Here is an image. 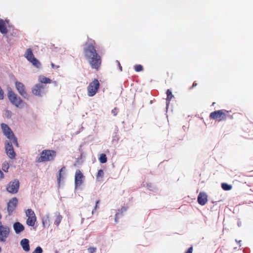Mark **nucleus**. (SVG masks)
I'll return each mask as SVG.
<instances>
[{
    "label": "nucleus",
    "mask_w": 253,
    "mask_h": 253,
    "mask_svg": "<svg viewBox=\"0 0 253 253\" xmlns=\"http://www.w3.org/2000/svg\"><path fill=\"white\" fill-rule=\"evenodd\" d=\"M104 176V171L103 169H99L96 175V179L98 181H101Z\"/></svg>",
    "instance_id": "nucleus-23"
},
{
    "label": "nucleus",
    "mask_w": 253,
    "mask_h": 253,
    "mask_svg": "<svg viewBox=\"0 0 253 253\" xmlns=\"http://www.w3.org/2000/svg\"><path fill=\"white\" fill-rule=\"evenodd\" d=\"M38 80L39 82L42 84H50L51 83V80L49 78L42 75L39 77Z\"/></svg>",
    "instance_id": "nucleus-21"
},
{
    "label": "nucleus",
    "mask_w": 253,
    "mask_h": 253,
    "mask_svg": "<svg viewBox=\"0 0 253 253\" xmlns=\"http://www.w3.org/2000/svg\"><path fill=\"white\" fill-rule=\"evenodd\" d=\"M9 164L7 162H4L2 165V169L5 172H8Z\"/></svg>",
    "instance_id": "nucleus-28"
},
{
    "label": "nucleus",
    "mask_w": 253,
    "mask_h": 253,
    "mask_svg": "<svg viewBox=\"0 0 253 253\" xmlns=\"http://www.w3.org/2000/svg\"><path fill=\"white\" fill-rule=\"evenodd\" d=\"M15 87L20 95L25 98L28 96V94L25 90V85L23 83L16 82Z\"/></svg>",
    "instance_id": "nucleus-15"
},
{
    "label": "nucleus",
    "mask_w": 253,
    "mask_h": 253,
    "mask_svg": "<svg viewBox=\"0 0 253 253\" xmlns=\"http://www.w3.org/2000/svg\"><path fill=\"white\" fill-rule=\"evenodd\" d=\"M94 44V42H93V43H85L83 53L91 68L96 71H98L101 65L102 58L97 52Z\"/></svg>",
    "instance_id": "nucleus-1"
},
{
    "label": "nucleus",
    "mask_w": 253,
    "mask_h": 253,
    "mask_svg": "<svg viewBox=\"0 0 253 253\" xmlns=\"http://www.w3.org/2000/svg\"><path fill=\"white\" fill-rule=\"evenodd\" d=\"M84 176L80 169H77L75 175V185L76 187L80 186L83 183Z\"/></svg>",
    "instance_id": "nucleus-13"
},
{
    "label": "nucleus",
    "mask_w": 253,
    "mask_h": 253,
    "mask_svg": "<svg viewBox=\"0 0 253 253\" xmlns=\"http://www.w3.org/2000/svg\"><path fill=\"white\" fill-rule=\"evenodd\" d=\"M55 217L54 223L56 226H58L62 219V216L59 213H57L56 214Z\"/></svg>",
    "instance_id": "nucleus-22"
},
{
    "label": "nucleus",
    "mask_w": 253,
    "mask_h": 253,
    "mask_svg": "<svg viewBox=\"0 0 253 253\" xmlns=\"http://www.w3.org/2000/svg\"><path fill=\"white\" fill-rule=\"evenodd\" d=\"M0 32L3 34H6L8 32L5 24L1 19H0Z\"/></svg>",
    "instance_id": "nucleus-20"
},
{
    "label": "nucleus",
    "mask_w": 253,
    "mask_h": 253,
    "mask_svg": "<svg viewBox=\"0 0 253 253\" xmlns=\"http://www.w3.org/2000/svg\"><path fill=\"white\" fill-rule=\"evenodd\" d=\"M1 248L0 247V253L1 252Z\"/></svg>",
    "instance_id": "nucleus-39"
},
{
    "label": "nucleus",
    "mask_w": 253,
    "mask_h": 253,
    "mask_svg": "<svg viewBox=\"0 0 253 253\" xmlns=\"http://www.w3.org/2000/svg\"><path fill=\"white\" fill-rule=\"evenodd\" d=\"M63 169H64V167L62 168L59 171V173L57 176V180L58 181V183L60 182L61 178L62 176L61 172L63 171Z\"/></svg>",
    "instance_id": "nucleus-30"
},
{
    "label": "nucleus",
    "mask_w": 253,
    "mask_h": 253,
    "mask_svg": "<svg viewBox=\"0 0 253 253\" xmlns=\"http://www.w3.org/2000/svg\"><path fill=\"white\" fill-rule=\"evenodd\" d=\"M100 86V84L97 79H94L90 82L87 87V95L89 96H94L97 92Z\"/></svg>",
    "instance_id": "nucleus-7"
},
{
    "label": "nucleus",
    "mask_w": 253,
    "mask_h": 253,
    "mask_svg": "<svg viewBox=\"0 0 253 253\" xmlns=\"http://www.w3.org/2000/svg\"><path fill=\"white\" fill-rule=\"evenodd\" d=\"M118 65H119V68H120V70H121V71H122V66H121L120 63L119 62H118Z\"/></svg>",
    "instance_id": "nucleus-38"
},
{
    "label": "nucleus",
    "mask_w": 253,
    "mask_h": 253,
    "mask_svg": "<svg viewBox=\"0 0 253 253\" xmlns=\"http://www.w3.org/2000/svg\"><path fill=\"white\" fill-rule=\"evenodd\" d=\"M166 93L167 96L166 100L168 102H169L170 100L174 97V96L172 94V92L169 89H168L167 90Z\"/></svg>",
    "instance_id": "nucleus-24"
},
{
    "label": "nucleus",
    "mask_w": 253,
    "mask_h": 253,
    "mask_svg": "<svg viewBox=\"0 0 253 253\" xmlns=\"http://www.w3.org/2000/svg\"><path fill=\"white\" fill-rule=\"evenodd\" d=\"M51 66L52 68H53V69L54 68L58 69V68H59L60 67L59 65H55L53 63H51Z\"/></svg>",
    "instance_id": "nucleus-35"
},
{
    "label": "nucleus",
    "mask_w": 253,
    "mask_h": 253,
    "mask_svg": "<svg viewBox=\"0 0 253 253\" xmlns=\"http://www.w3.org/2000/svg\"><path fill=\"white\" fill-rule=\"evenodd\" d=\"M221 187L223 190L228 191L232 189V185H229L227 183H223L221 184Z\"/></svg>",
    "instance_id": "nucleus-25"
},
{
    "label": "nucleus",
    "mask_w": 253,
    "mask_h": 253,
    "mask_svg": "<svg viewBox=\"0 0 253 253\" xmlns=\"http://www.w3.org/2000/svg\"><path fill=\"white\" fill-rule=\"evenodd\" d=\"M26 214L28 217L26 221L27 224L30 226H34L37 220L34 211L32 209H28L26 211Z\"/></svg>",
    "instance_id": "nucleus-9"
},
{
    "label": "nucleus",
    "mask_w": 253,
    "mask_h": 253,
    "mask_svg": "<svg viewBox=\"0 0 253 253\" xmlns=\"http://www.w3.org/2000/svg\"><path fill=\"white\" fill-rule=\"evenodd\" d=\"M56 153L54 150H43L40 154V156L38 158L39 163L45 162L52 161L54 159Z\"/></svg>",
    "instance_id": "nucleus-4"
},
{
    "label": "nucleus",
    "mask_w": 253,
    "mask_h": 253,
    "mask_svg": "<svg viewBox=\"0 0 253 253\" xmlns=\"http://www.w3.org/2000/svg\"><path fill=\"white\" fill-rule=\"evenodd\" d=\"M48 219H45V220H43V221H42V224H43V226H45V223H47H47H48Z\"/></svg>",
    "instance_id": "nucleus-36"
},
{
    "label": "nucleus",
    "mask_w": 253,
    "mask_h": 253,
    "mask_svg": "<svg viewBox=\"0 0 253 253\" xmlns=\"http://www.w3.org/2000/svg\"><path fill=\"white\" fill-rule=\"evenodd\" d=\"M19 188V180L18 179H14L8 183L6 189L8 192L11 194H15L18 192Z\"/></svg>",
    "instance_id": "nucleus-10"
},
{
    "label": "nucleus",
    "mask_w": 253,
    "mask_h": 253,
    "mask_svg": "<svg viewBox=\"0 0 253 253\" xmlns=\"http://www.w3.org/2000/svg\"><path fill=\"white\" fill-rule=\"evenodd\" d=\"M10 228L0 220V242H5L10 234Z\"/></svg>",
    "instance_id": "nucleus-8"
},
{
    "label": "nucleus",
    "mask_w": 253,
    "mask_h": 253,
    "mask_svg": "<svg viewBox=\"0 0 253 253\" xmlns=\"http://www.w3.org/2000/svg\"><path fill=\"white\" fill-rule=\"evenodd\" d=\"M8 98L10 103L16 108H22L27 106L26 103L22 100L14 91L9 90L7 93Z\"/></svg>",
    "instance_id": "nucleus-3"
},
{
    "label": "nucleus",
    "mask_w": 253,
    "mask_h": 253,
    "mask_svg": "<svg viewBox=\"0 0 253 253\" xmlns=\"http://www.w3.org/2000/svg\"><path fill=\"white\" fill-rule=\"evenodd\" d=\"M12 141H6L5 143V151L7 155L10 158V159H14L15 157V153L14 151L12 144Z\"/></svg>",
    "instance_id": "nucleus-12"
},
{
    "label": "nucleus",
    "mask_w": 253,
    "mask_h": 253,
    "mask_svg": "<svg viewBox=\"0 0 253 253\" xmlns=\"http://www.w3.org/2000/svg\"><path fill=\"white\" fill-rule=\"evenodd\" d=\"M97 249L94 247H90L87 249L88 253H95L96 252Z\"/></svg>",
    "instance_id": "nucleus-29"
},
{
    "label": "nucleus",
    "mask_w": 253,
    "mask_h": 253,
    "mask_svg": "<svg viewBox=\"0 0 253 253\" xmlns=\"http://www.w3.org/2000/svg\"><path fill=\"white\" fill-rule=\"evenodd\" d=\"M197 85V84L195 82H194L192 86L190 87V89L193 88L194 87L196 86Z\"/></svg>",
    "instance_id": "nucleus-37"
},
{
    "label": "nucleus",
    "mask_w": 253,
    "mask_h": 253,
    "mask_svg": "<svg viewBox=\"0 0 253 253\" xmlns=\"http://www.w3.org/2000/svg\"><path fill=\"white\" fill-rule=\"evenodd\" d=\"M18 204V199L16 198H13L7 203V211L10 215L15 210Z\"/></svg>",
    "instance_id": "nucleus-14"
},
{
    "label": "nucleus",
    "mask_w": 253,
    "mask_h": 253,
    "mask_svg": "<svg viewBox=\"0 0 253 253\" xmlns=\"http://www.w3.org/2000/svg\"><path fill=\"white\" fill-rule=\"evenodd\" d=\"M13 229L16 234H19L24 230V226L20 222H16L13 224Z\"/></svg>",
    "instance_id": "nucleus-18"
},
{
    "label": "nucleus",
    "mask_w": 253,
    "mask_h": 253,
    "mask_svg": "<svg viewBox=\"0 0 253 253\" xmlns=\"http://www.w3.org/2000/svg\"><path fill=\"white\" fill-rule=\"evenodd\" d=\"M127 210V207L123 206L121 209L118 210L117 212L115 214V221L116 223L118 222L119 218L124 215V213Z\"/></svg>",
    "instance_id": "nucleus-17"
},
{
    "label": "nucleus",
    "mask_w": 253,
    "mask_h": 253,
    "mask_svg": "<svg viewBox=\"0 0 253 253\" xmlns=\"http://www.w3.org/2000/svg\"><path fill=\"white\" fill-rule=\"evenodd\" d=\"M135 71L137 72L142 71L143 70V67L141 65L137 64L134 66Z\"/></svg>",
    "instance_id": "nucleus-27"
},
{
    "label": "nucleus",
    "mask_w": 253,
    "mask_h": 253,
    "mask_svg": "<svg viewBox=\"0 0 253 253\" xmlns=\"http://www.w3.org/2000/svg\"><path fill=\"white\" fill-rule=\"evenodd\" d=\"M99 202H100V200H97V201L96 202L95 206V207H94V210H93L92 211V213L94 212V211H95V210L97 209V208H98V204L99 203Z\"/></svg>",
    "instance_id": "nucleus-34"
},
{
    "label": "nucleus",
    "mask_w": 253,
    "mask_h": 253,
    "mask_svg": "<svg viewBox=\"0 0 253 253\" xmlns=\"http://www.w3.org/2000/svg\"><path fill=\"white\" fill-rule=\"evenodd\" d=\"M21 246L25 252H29L30 251L29 241L27 239H23L20 242Z\"/></svg>",
    "instance_id": "nucleus-19"
},
{
    "label": "nucleus",
    "mask_w": 253,
    "mask_h": 253,
    "mask_svg": "<svg viewBox=\"0 0 253 253\" xmlns=\"http://www.w3.org/2000/svg\"><path fill=\"white\" fill-rule=\"evenodd\" d=\"M208 201V196L205 192H200L198 196V202L201 205H205Z\"/></svg>",
    "instance_id": "nucleus-16"
},
{
    "label": "nucleus",
    "mask_w": 253,
    "mask_h": 253,
    "mask_svg": "<svg viewBox=\"0 0 253 253\" xmlns=\"http://www.w3.org/2000/svg\"><path fill=\"white\" fill-rule=\"evenodd\" d=\"M42 249L40 247H37L32 253H42Z\"/></svg>",
    "instance_id": "nucleus-31"
},
{
    "label": "nucleus",
    "mask_w": 253,
    "mask_h": 253,
    "mask_svg": "<svg viewBox=\"0 0 253 253\" xmlns=\"http://www.w3.org/2000/svg\"><path fill=\"white\" fill-rule=\"evenodd\" d=\"M230 112H231V111H230ZM229 112V111L224 109L214 111L210 113V118L218 122L225 121L227 119V117L233 119V117L232 115H228Z\"/></svg>",
    "instance_id": "nucleus-2"
},
{
    "label": "nucleus",
    "mask_w": 253,
    "mask_h": 253,
    "mask_svg": "<svg viewBox=\"0 0 253 253\" xmlns=\"http://www.w3.org/2000/svg\"><path fill=\"white\" fill-rule=\"evenodd\" d=\"M112 113L114 116H117L118 114V108L115 107L112 110Z\"/></svg>",
    "instance_id": "nucleus-32"
},
{
    "label": "nucleus",
    "mask_w": 253,
    "mask_h": 253,
    "mask_svg": "<svg viewBox=\"0 0 253 253\" xmlns=\"http://www.w3.org/2000/svg\"><path fill=\"white\" fill-rule=\"evenodd\" d=\"M45 85L38 84H35L32 89V93L38 96H41L44 93Z\"/></svg>",
    "instance_id": "nucleus-11"
},
{
    "label": "nucleus",
    "mask_w": 253,
    "mask_h": 253,
    "mask_svg": "<svg viewBox=\"0 0 253 253\" xmlns=\"http://www.w3.org/2000/svg\"><path fill=\"white\" fill-rule=\"evenodd\" d=\"M99 160L100 163H105L107 161L106 155L104 154H101L100 156Z\"/></svg>",
    "instance_id": "nucleus-26"
},
{
    "label": "nucleus",
    "mask_w": 253,
    "mask_h": 253,
    "mask_svg": "<svg viewBox=\"0 0 253 253\" xmlns=\"http://www.w3.org/2000/svg\"><path fill=\"white\" fill-rule=\"evenodd\" d=\"M24 56L34 67L37 68H40L41 63L35 57L31 48H29L27 49L25 53Z\"/></svg>",
    "instance_id": "nucleus-6"
},
{
    "label": "nucleus",
    "mask_w": 253,
    "mask_h": 253,
    "mask_svg": "<svg viewBox=\"0 0 253 253\" xmlns=\"http://www.w3.org/2000/svg\"><path fill=\"white\" fill-rule=\"evenodd\" d=\"M193 247H190L185 253H193Z\"/></svg>",
    "instance_id": "nucleus-33"
},
{
    "label": "nucleus",
    "mask_w": 253,
    "mask_h": 253,
    "mask_svg": "<svg viewBox=\"0 0 253 253\" xmlns=\"http://www.w3.org/2000/svg\"><path fill=\"white\" fill-rule=\"evenodd\" d=\"M1 126L4 134L7 137L8 139L12 141L14 144H15L16 146H18L17 138L15 136L10 128L7 125L4 124H2Z\"/></svg>",
    "instance_id": "nucleus-5"
}]
</instances>
